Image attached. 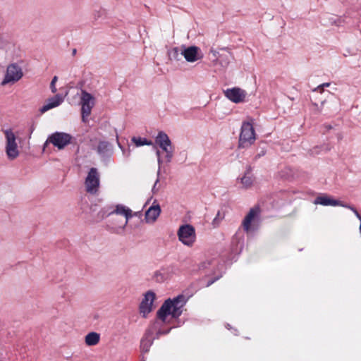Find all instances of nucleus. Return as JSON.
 I'll list each match as a JSON object with an SVG mask.
<instances>
[{"label": "nucleus", "instance_id": "obj_1", "mask_svg": "<svg viewBox=\"0 0 361 361\" xmlns=\"http://www.w3.org/2000/svg\"><path fill=\"white\" fill-rule=\"evenodd\" d=\"M185 302L186 300L183 295H178L173 299L168 298L158 310L157 318L163 322H165L169 315H171L174 319L178 318L183 313V307Z\"/></svg>", "mask_w": 361, "mask_h": 361}, {"label": "nucleus", "instance_id": "obj_2", "mask_svg": "<svg viewBox=\"0 0 361 361\" xmlns=\"http://www.w3.org/2000/svg\"><path fill=\"white\" fill-rule=\"evenodd\" d=\"M255 132L250 122H243L238 140V148H247L255 141Z\"/></svg>", "mask_w": 361, "mask_h": 361}, {"label": "nucleus", "instance_id": "obj_3", "mask_svg": "<svg viewBox=\"0 0 361 361\" xmlns=\"http://www.w3.org/2000/svg\"><path fill=\"white\" fill-rule=\"evenodd\" d=\"M177 235L179 240L188 246H192L196 240L195 229L190 224L181 225Z\"/></svg>", "mask_w": 361, "mask_h": 361}, {"label": "nucleus", "instance_id": "obj_4", "mask_svg": "<svg viewBox=\"0 0 361 361\" xmlns=\"http://www.w3.org/2000/svg\"><path fill=\"white\" fill-rule=\"evenodd\" d=\"M73 139L70 134L63 132H55L49 136V142L59 149H63L68 144H72Z\"/></svg>", "mask_w": 361, "mask_h": 361}, {"label": "nucleus", "instance_id": "obj_5", "mask_svg": "<svg viewBox=\"0 0 361 361\" xmlns=\"http://www.w3.org/2000/svg\"><path fill=\"white\" fill-rule=\"evenodd\" d=\"M4 134L6 139V152L7 156L10 159H14L19 154L16 135L11 130H5Z\"/></svg>", "mask_w": 361, "mask_h": 361}, {"label": "nucleus", "instance_id": "obj_6", "mask_svg": "<svg viewBox=\"0 0 361 361\" xmlns=\"http://www.w3.org/2000/svg\"><path fill=\"white\" fill-rule=\"evenodd\" d=\"M94 97L85 90H82L81 92V114L82 120L86 122V118L91 114L92 109L94 105Z\"/></svg>", "mask_w": 361, "mask_h": 361}, {"label": "nucleus", "instance_id": "obj_7", "mask_svg": "<svg viewBox=\"0 0 361 361\" xmlns=\"http://www.w3.org/2000/svg\"><path fill=\"white\" fill-rule=\"evenodd\" d=\"M23 75L21 68L16 63H12L7 67L6 74L1 85H5L9 82H16L20 80Z\"/></svg>", "mask_w": 361, "mask_h": 361}, {"label": "nucleus", "instance_id": "obj_8", "mask_svg": "<svg viewBox=\"0 0 361 361\" xmlns=\"http://www.w3.org/2000/svg\"><path fill=\"white\" fill-rule=\"evenodd\" d=\"M99 185V177L97 169L91 168L85 179L87 192L94 194Z\"/></svg>", "mask_w": 361, "mask_h": 361}, {"label": "nucleus", "instance_id": "obj_9", "mask_svg": "<svg viewBox=\"0 0 361 361\" xmlns=\"http://www.w3.org/2000/svg\"><path fill=\"white\" fill-rule=\"evenodd\" d=\"M155 297V293L151 290L147 291L145 295L139 306L140 312L142 314L143 317H146L152 310V305Z\"/></svg>", "mask_w": 361, "mask_h": 361}, {"label": "nucleus", "instance_id": "obj_10", "mask_svg": "<svg viewBox=\"0 0 361 361\" xmlns=\"http://www.w3.org/2000/svg\"><path fill=\"white\" fill-rule=\"evenodd\" d=\"M259 214L260 209L257 206L250 209L242 223V226L245 231L249 232L251 230V224H255V222L257 221Z\"/></svg>", "mask_w": 361, "mask_h": 361}, {"label": "nucleus", "instance_id": "obj_11", "mask_svg": "<svg viewBox=\"0 0 361 361\" xmlns=\"http://www.w3.org/2000/svg\"><path fill=\"white\" fill-rule=\"evenodd\" d=\"M224 92L229 100L236 104L243 102L246 97V92L239 87L228 88Z\"/></svg>", "mask_w": 361, "mask_h": 361}, {"label": "nucleus", "instance_id": "obj_12", "mask_svg": "<svg viewBox=\"0 0 361 361\" xmlns=\"http://www.w3.org/2000/svg\"><path fill=\"white\" fill-rule=\"evenodd\" d=\"M161 213V207L154 200L152 205L145 212V219L147 223H154Z\"/></svg>", "mask_w": 361, "mask_h": 361}, {"label": "nucleus", "instance_id": "obj_13", "mask_svg": "<svg viewBox=\"0 0 361 361\" xmlns=\"http://www.w3.org/2000/svg\"><path fill=\"white\" fill-rule=\"evenodd\" d=\"M199 51V47L196 46H190L189 47L183 46V56L188 62H195L200 59Z\"/></svg>", "mask_w": 361, "mask_h": 361}, {"label": "nucleus", "instance_id": "obj_14", "mask_svg": "<svg viewBox=\"0 0 361 361\" xmlns=\"http://www.w3.org/2000/svg\"><path fill=\"white\" fill-rule=\"evenodd\" d=\"M63 101V97L61 94H57L54 97L48 99L47 104L39 109V111L41 114H44L48 110L59 106Z\"/></svg>", "mask_w": 361, "mask_h": 361}, {"label": "nucleus", "instance_id": "obj_15", "mask_svg": "<svg viewBox=\"0 0 361 361\" xmlns=\"http://www.w3.org/2000/svg\"><path fill=\"white\" fill-rule=\"evenodd\" d=\"M315 204H322L324 206H341L343 205V202L337 200H334L327 195H320L316 197L314 201Z\"/></svg>", "mask_w": 361, "mask_h": 361}, {"label": "nucleus", "instance_id": "obj_16", "mask_svg": "<svg viewBox=\"0 0 361 361\" xmlns=\"http://www.w3.org/2000/svg\"><path fill=\"white\" fill-rule=\"evenodd\" d=\"M213 57L214 59H212L213 62L216 63H219L221 67L226 68L228 66L230 63V60L232 57L229 52H224L223 54H219L218 52H213Z\"/></svg>", "mask_w": 361, "mask_h": 361}, {"label": "nucleus", "instance_id": "obj_17", "mask_svg": "<svg viewBox=\"0 0 361 361\" xmlns=\"http://www.w3.org/2000/svg\"><path fill=\"white\" fill-rule=\"evenodd\" d=\"M111 213L124 216L126 217L124 226L128 224V220L133 216L132 210L123 204H117L115 209H112Z\"/></svg>", "mask_w": 361, "mask_h": 361}, {"label": "nucleus", "instance_id": "obj_18", "mask_svg": "<svg viewBox=\"0 0 361 361\" xmlns=\"http://www.w3.org/2000/svg\"><path fill=\"white\" fill-rule=\"evenodd\" d=\"M112 150L113 147L110 142L107 141H99L97 152L100 156L103 157H109L112 153Z\"/></svg>", "mask_w": 361, "mask_h": 361}, {"label": "nucleus", "instance_id": "obj_19", "mask_svg": "<svg viewBox=\"0 0 361 361\" xmlns=\"http://www.w3.org/2000/svg\"><path fill=\"white\" fill-rule=\"evenodd\" d=\"M155 143L158 145L159 147H164L165 145H172L171 141L169 139L168 135L164 131H160L158 133V135L155 138Z\"/></svg>", "mask_w": 361, "mask_h": 361}, {"label": "nucleus", "instance_id": "obj_20", "mask_svg": "<svg viewBox=\"0 0 361 361\" xmlns=\"http://www.w3.org/2000/svg\"><path fill=\"white\" fill-rule=\"evenodd\" d=\"M251 173H252V167L250 166H247L244 176L240 178L241 183L245 188L250 187L253 183L254 178H253V176L251 174Z\"/></svg>", "mask_w": 361, "mask_h": 361}, {"label": "nucleus", "instance_id": "obj_21", "mask_svg": "<svg viewBox=\"0 0 361 361\" xmlns=\"http://www.w3.org/2000/svg\"><path fill=\"white\" fill-rule=\"evenodd\" d=\"M100 340V335L96 332H90L85 336V343L89 346L97 345Z\"/></svg>", "mask_w": 361, "mask_h": 361}, {"label": "nucleus", "instance_id": "obj_22", "mask_svg": "<svg viewBox=\"0 0 361 361\" xmlns=\"http://www.w3.org/2000/svg\"><path fill=\"white\" fill-rule=\"evenodd\" d=\"M148 332L146 333V336L142 338L140 341V350L142 353H146L149 351L150 347L153 343V339L148 338Z\"/></svg>", "mask_w": 361, "mask_h": 361}, {"label": "nucleus", "instance_id": "obj_23", "mask_svg": "<svg viewBox=\"0 0 361 361\" xmlns=\"http://www.w3.org/2000/svg\"><path fill=\"white\" fill-rule=\"evenodd\" d=\"M170 60L179 61L183 56V47L180 49L178 47H173L168 52Z\"/></svg>", "mask_w": 361, "mask_h": 361}, {"label": "nucleus", "instance_id": "obj_24", "mask_svg": "<svg viewBox=\"0 0 361 361\" xmlns=\"http://www.w3.org/2000/svg\"><path fill=\"white\" fill-rule=\"evenodd\" d=\"M132 142H134L137 147L153 145V143L151 140H149L147 138H142L140 137H133L132 138Z\"/></svg>", "mask_w": 361, "mask_h": 361}, {"label": "nucleus", "instance_id": "obj_25", "mask_svg": "<svg viewBox=\"0 0 361 361\" xmlns=\"http://www.w3.org/2000/svg\"><path fill=\"white\" fill-rule=\"evenodd\" d=\"M163 151L166 152V159L168 163L171 162L173 157V147L172 145L161 147Z\"/></svg>", "mask_w": 361, "mask_h": 361}, {"label": "nucleus", "instance_id": "obj_26", "mask_svg": "<svg viewBox=\"0 0 361 361\" xmlns=\"http://www.w3.org/2000/svg\"><path fill=\"white\" fill-rule=\"evenodd\" d=\"M112 210V207H104L103 209H102L99 213H98V215L102 218V219H104V218H106L111 215L113 214V213H111V211Z\"/></svg>", "mask_w": 361, "mask_h": 361}, {"label": "nucleus", "instance_id": "obj_27", "mask_svg": "<svg viewBox=\"0 0 361 361\" xmlns=\"http://www.w3.org/2000/svg\"><path fill=\"white\" fill-rule=\"evenodd\" d=\"M224 218V214H221V212L219 211L215 216V218L213 219L212 221V225L215 228V227H217L219 224H220V221Z\"/></svg>", "mask_w": 361, "mask_h": 361}, {"label": "nucleus", "instance_id": "obj_28", "mask_svg": "<svg viewBox=\"0 0 361 361\" xmlns=\"http://www.w3.org/2000/svg\"><path fill=\"white\" fill-rule=\"evenodd\" d=\"M341 207L350 209L355 214L356 217L361 221V215L359 214L355 207L350 204H345L344 202H343V205H341Z\"/></svg>", "mask_w": 361, "mask_h": 361}, {"label": "nucleus", "instance_id": "obj_29", "mask_svg": "<svg viewBox=\"0 0 361 361\" xmlns=\"http://www.w3.org/2000/svg\"><path fill=\"white\" fill-rule=\"evenodd\" d=\"M57 80H58L57 76H54L52 78L51 82L50 83V89H51V91L52 93H56L57 91V89L56 87V82Z\"/></svg>", "mask_w": 361, "mask_h": 361}, {"label": "nucleus", "instance_id": "obj_30", "mask_svg": "<svg viewBox=\"0 0 361 361\" xmlns=\"http://www.w3.org/2000/svg\"><path fill=\"white\" fill-rule=\"evenodd\" d=\"M159 176H157V180L152 187V192L153 194H156L159 190V188L157 187V185L159 183Z\"/></svg>", "mask_w": 361, "mask_h": 361}, {"label": "nucleus", "instance_id": "obj_31", "mask_svg": "<svg viewBox=\"0 0 361 361\" xmlns=\"http://www.w3.org/2000/svg\"><path fill=\"white\" fill-rule=\"evenodd\" d=\"M330 85L329 82L323 83L322 85H320L317 87V89H315L314 91L319 90L320 92H323L324 87H329Z\"/></svg>", "mask_w": 361, "mask_h": 361}, {"label": "nucleus", "instance_id": "obj_32", "mask_svg": "<svg viewBox=\"0 0 361 361\" xmlns=\"http://www.w3.org/2000/svg\"><path fill=\"white\" fill-rule=\"evenodd\" d=\"M312 105L314 106V109H312L313 112L315 114H318L321 112V109L319 107V105L316 102H312Z\"/></svg>", "mask_w": 361, "mask_h": 361}, {"label": "nucleus", "instance_id": "obj_33", "mask_svg": "<svg viewBox=\"0 0 361 361\" xmlns=\"http://www.w3.org/2000/svg\"><path fill=\"white\" fill-rule=\"evenodd\" d=\"M212 262L211 260H207L202 262L200 267V269H207L211 264Z\"/></svg>", "mask_w": 361, "mask_h": 361}, {"label": "nucleus", "instance_id": "obj_34", "mask_svg": "<svg viewBox=\"0 0 361 361\" xmlns=\"http://www.w3.org/2000/svg\"><path fill=\"white\" fill-rule=\"evenodd\" d=\"M221 277V276H216V277H214V278H212L211 279H209L207 283V287H209L212 284H213L216 281H217L219 278Z\"/></svg>", "mask_w": 361, "mask_h": 361}, {"label": "nucleus", "instance_id": "obj_35", "mask_svg": "<svg viewBox=\"0 0 361 361\" xmlns=\"http://www.w3.org/2000/svg\"><path fill=\"white\" fill-rule=\"evenodd\" d=\"M157 162H158V164H159V169H158V171H157V176H159L160 175V171H161V164H162V159L161 157H159L157 158Z\"/></svg>", "mask_w": 361, "mask_h": 361}, {"label": "nucleus", "instance_id": "obj_36", "mask_svg": "<svg viewBox=\"0 0 361 361\" xmlns=\"http://www.w3.org/2000/svg\"><path fill=\"white\" fill-rule=\"evenodd\" d=\"M51 143V142H49V137L47 138V140H46V142H44V146H43V149L44 150V149L48 146V145Z\"/></svg>", "mask_w": 361, "mask_h": 361}, {"label": "nucleus", "instance_id": "obj_37", "mask_svg": "<svg viewBox=\"0 0 361 361\" xmlns=\"http://www.w3.org/2000/svg\"><path fill=\"white\" fill-rule=\"evenodd\" d=\"M156 154H157V158L161 157H160V155H161V152H160V151H159V149H157V151H156Z\"/></svg>", "mask_w": 361, "mask_h": 361}, {"label": "nucleus", "instance_id": "obj_38", "mask_svg": "<svg viewBox=\"0 0 361 361\" xmlns=\"http://www.w3.org/2000/svg\"><path fill=\"white\" fill-rule=\"evenodd\" d=\"M76 53H77L76 49H73V51H72V55L75 56L76 54Z\"/></svg>", "mask_w": 361, "mask_h": 361}, {"label": "nucleus", "instance_id": "obj_39", "mask_svg": "<svg viewBox=\"0 0 361 361\" xmlns=\"http://www.w3.org/2000/svg\"><path fill=\"white\" fill-rule=\"evenodd\" d=\"M325 128H326L327 130H330V129H331V128H332V127H331V126H330V125H326V126H325Z\"/></svg>", "mask_w": 361, "mask_h": 361}, {"label": "nucleus", "instance_id": "obj_40", "mask_svg": "<svg viewBox=\"0 0 361 361\" xmlns=\"http://www.w3.org/2000/svg\"><path fill=\"white\" fill-rule=\"evenodd\" d=\"M167 332H168V331L162 332V331H159L157 332V335H159V334H166Z\"/></svg>", "mask_w": 361, "mask_h": 361}, {"label": "nucleus", "instance_id": "obj_41", "mask_svg": "<svg viewBox=\"0 0 361 361\" xmlns=\"http://www.w3.org/2000/svg\"><path fill=\"white\" fill-rule=\"evenodd\" d=\"M140 214H141L140 212H135V213L134 214V215H135V216H138V215H140Z\"/></svg>", "mask_w": 361, "mask_h": 361}, {"label": "nucleus", "instance_id": "obj_42", "mask_svg": "<svg viewBox=\"0 0 361 361\" xmlns=\"http://www.w3.org/2000/svg\"><path fill=\"white\" fill-rule=\"evenodd\" d=\"M325 103V100H323L321 102V106L324 105V104Z\"/></svg>", "mask_w": 361, "mask_h": 361}, {"label": "nucleus", "instance_id": "obj_43", "mask_svg": "<svg viewBox=\"0 0 361 361\" xmlns=\"http://www.w3.org/2000/svg\"><path fill=\"white\" fill-rule=\"evenodd\" d=\"M260 156H261V154H257V155L255 157V158L257 159V157H259Z\"/></svg>", "mask_w": 361, "mask_h": 361}, {"label": "nucleus", "instance_id": "obj_44", "mask_svg": "<svg viewBox=\"0 0 361 361\" xmlns=\"http://www.w3.org/2000/svg\"><path fill=\"white\" fill-rule=\"evenodd\" d=\"M360 233H361V224H360Z\"/></svg>", "mask_w": 361, "mask_h": 361}]
</instances>
